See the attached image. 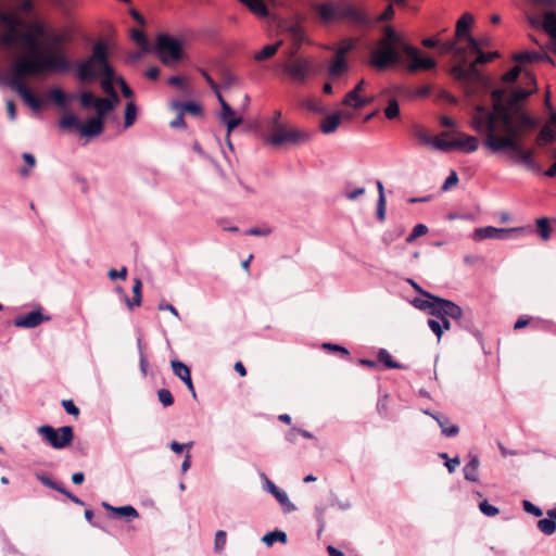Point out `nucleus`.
<instances>
[{
	"label": "nucleus",
	"instance_id": "1",
	"mask_svg": "<svg viewBox=\"0 0 556 556\" xmlns=\"http://www.w3.org/2000/svg\"><path fill=\"white\" fill-rule=\"evenodd\" d=\"M525 88L493 90V109L476 105L470 127L484 137L483 143L490 151L506 153L510 161L540 172L533 152L520 144L523 135L535 126L534 119L525 112L522 102L536 90V80L530 73L525 75Z\"/></svg>",
	"mask_w": 556,
	"mask_h": 556
},
{
	"label": "nucleus",
	"instance_id": "2",
	"mask_svg": "<svg viewBox=\"0 0 556 556\" xmlns=\"http://www.w3.org/2000/svg\"><path fill=\"white\" fill-rule=\"evenodd\" d=\"M70 67V62L65 54L61 52H53L45 58L40 55L33 58L16 56L11 65L9 85L28 106L38 111L41 106V101L31 93L24 79L46 72L63 73L68 71Z\"/></svg>",
	"mask_w": 556,
	"mask_h": 556
},
{
	"label": "nucleus",
	"instance_id": "3",
	"mask_svg": "<svg viewBox=\"0 0 556 556\" xmlns=\"http://www.w3.org/2000/svg\"><path fill=\"white\" fill-rule=\"evenodd\" d=\"M471 52L477 55L473 62L467 64V56H465L463 62L456 63L451 68V75L462 85L467 97H475L488 92L490 80L480 73L477 66L492 62L498 58L497 52H483L482 50Z\"/></svg>",
	"mask_w": 556,
	"mask_h": 556
},
{
	"label": "nucleus",
	"instance_id": "4",
	"mask_svg": "<svg viewBox=\"0 0 556 556\" xmlns=\"http://www.w3.org/2000/svg\"><path fill=\"white\" fill-rule=\"evenodd\" d=\"M407 42L391 26L384 28L383 36L370 51L369 64L377 70H386L400 62Z\"/></svg>",
	"mask_w": 556,
	"mask_h": 556
},
{
	"label": "nucleus",
	"instance_id": "5",
	"mask_svg": "<svg viewBox=\"0 0 556 556\" xmlns=\"http://www.w3.org/2000/svg\"><path fill=\"white\" fill-rule=\"evenodd\" d=\"M188 36L161 33L156 36L154 51L163 65L174 67L187 58Z\"/></svg>",
	"mask_w": 556,
	"mask_h": 556
},
{
	"label": "nucleus",
	"instance_id": "6",
	"mask_svg": "<svg viewBox=\"0 0 556 556\" xmlns=\"http://www.w3.org/2000/svg\"><path fill=\"white\" fill-rule=\"evenodd\" d=\"M108 48L103 42H97L92 49V55L78 64V77L81 80H90L104 74H112V67L108 63Z\"/></svg>",
	"mask_w": 556,
	"mask_h": 556
},
{
	"label": "nucleus",
	"instance_id": "7",
	"mask_svg": "<svg viewBox=\"0 0 556 556\" xmlns=\"http://www.w3.org/2000/svg\"><path fill=\"white\" fill-rule=\"evenodd\" d=\"M309 139V134L296 127L277 125L268 136L267 142L275 146L300 144Z\"/></svg>",
	"mask_w": 556,
	"mask_h": 556
},
{
	"label": "nucleus",
	"instance_id": "8",
	"mask_svg": "<svg viewBox=\"0 0 556 556\" xmlns=\"http://www.w3.org/2000/svg\"><path fill=\"white\" fill-rule=\"evenodd\" d=\"M38 432L53 448L56 450L68 446L74 439V432L71 426H64L55 429L51 426L45 425L38 428Z\"/></svg>",
	"mask_w": 556,
	"mask_h": 556
},
{
	"label": "nucleus",
	"instance_id": "9",
	"mask_svg": "<svg viewBox=\"0 0 556 556\" xmlns=\"http://www.w3.org/2000/svg\"><path fill=\"white\" fill-rule=\"evenodd\" d=\"M0 21L7 27V29L0 35V45L11 48L18 41L20 33L17 28L22 26L23 23L14 11L1 12Z\"/></svg>",
	"mask_w": 556,
	"mask_h": 556
},
{
	"label": "nucleus",
	"instance_id": "10",
	"mask_svg": "<svg viewBox=\"0 0 556 556\" xmlns=\"http://www.w3.org/2000/svg\"><path fill=\"white\" fill-rule=\"evenodd\" d=\"M283 71L295 84H303L314 74L313 63L307 59H295L282 64Z\"/></svg>",
	"mask_w": 556,
	"mask_h": 556
},
{
	"label": "nucleus",
	"instance_id": "11",
	"mask_svg": "<svg viewBox=\"0 0 556 556\" xmlns=\"http://www.w3.org/2000/svg\"><path fill=\"white\" fill-rule=\"evenodd\" d=\"M404 54L408 59L407 70L409 72L430 71L437 65L432 58L408 43L405 47Z\"/></svg>",
	"mask_w": 556,
	"mask_h": 556
},
{
	"label": "nucleus",
	"instance_id": "12",
	"mask_svg": "<svg viewBox=\"0 0 556 556\" xmlns=\"http://www.w3.org/2000/svg\"><path fill=\"white\" fill-rule=\"evenodd\" d=\"M462 313V308L457 304L438 296L437 304H434L433 316L437 318L451 317L453 319H459Z\"/></svg>",
	"mask_w": 556,
	"mask_h": 556
},
{
	"label": "nucleus",
	"instance_id": "13",
	"mask_svg": "<svg viewBox=\"0 0 556 556\" xmlns=\"http://www.w3.org/2000/svg\"><path fill=\"white\" fill-rule=\"evenodd\" d=\"M453 138L455 150L471 153L479 148V140L475 136L465 132H456L453 135Z\"/></svg>",
	"mask_w": 556,
	"mask_h": 556
},
{
	"label": "nucleus",
	"instance_id": "14",
	"mask_svg": "<svg viewBox=\"0 0 556 556\" xmlns=\"http://www.w3.org/2000/svg\"><path fill=\"white\" fill-rule=\"evenodd\" d=\"M217 99L222 105V119L226 123L229 134L233 128L241 124L242 118L236 116L235 111L225 101L222 93H218Z\"/></svg>",
	"mask_w": 556,
	"mask_h": 556
},
{
	"label": "nucleus",
	"instance_id": "15",
	"mask_svg": "<svg viewBox=\"0 0 556 556\" xmlns=\"http://www.w3.org/2000/svg\"><path fill=\"white\" fill-rule=\"evenodd\" d=\"M47 319L49 318L47 317ZM43 320H46V317H43L40 311H31L15 318L14 325L21 328H34L40 325Z\"/></svg>",
	"mask_w": 556,
	"mask_h": 556
},
{
	"label": "nucleus",
	"instance_id": "16",
	"mask_svg": "<svg viewBox=\"0 0 556 556\" xmlns=\"http://www.w3.org/2000/svg\"><path fill=\"white\" fill-rule=\"evenodd\" d=\"M266 489L270 494L275 496L286 513H291L295 509V506L290 502L287 493L276 486L275 483L266 480Z\"/></svg>",
	"mask_w": 556,
	"mask_h": 556
},
{
	"label": "nucleus",
	"instance_id": "17",
	"mask_svg": "<svg viewBox=\"0 0 556 556\" xmlns=\"http://www.w3.org/2000/svg\"><path fill=\"white\" fill-rule=\"evenodd\" d=\"M20 39H22L23 42L25 43V46H27L30 49V53L28 55H24L25 58H33L35 55H40V56L45 58L47 55H50L53 52H61V53H63L59 49H52V50L48 51L45 54L43 53H39V51L37 50L38 37L35 34H33L30 30H28L27 33H25L23 35L20 34L18 40Z\"/></svg>",
	"mask_w": 556,
	"mask_h": 556
},
{
	"label": "nucleus",
	"instance_id": "18",
	"mask_svg": "<svg viewBox=\"0 0 556 556\" xmlns=\"http://www.w3.org/2000/svg\"><path fill=\"white\" fill-rule=\"evenodd\" d=\"M172 368L174 374L179 377L186 383L187 388L194 394L190 368L180 361H172Z\"/></svg>",
	"mask_w": 556,
	"mask_h": 556
},
{
	"label": "nucleus",
	"instance_id": "19",
	"mask_svg": "<svg viewBox=\"0 0 556 556\" xmlns=\"http://www.w3.org/2000/svg\"><path fill=\"white\" fill-rule=\"evenodd\" d=\"M103 130V118L102 117H92L87 121L85 125L79 127V132L85 137H94L102 132Z\"/></svg>",
	"mask_w": 556,
	"mask_h": 556
},
{
	"label": "nucleus",
	"instance_id": "20",
	"mask_svg": "<svg viewBox=\"0 0 556 556\" xmlns=\"http://www.w3.org/2000/svg\"><path fill=\"white\" fill-rule=\"evenodd\" d=\"M543 27L551 36V43L548 49L556 53V14L546 13L543 17Z\"/></svg>",
	"mask_w": 556,
	"mask_h": 556
},
{
	"label": "nucleus",
	"instance_id": "21",
	"mask_svg": "<svg viewBox=\"0 0 556 556\" xmlns=\"http://www.w3.org/2000/svg\"><path fill=\"white\" fill-rule=\"evenodd\" d=\"M473 24V16L470 13H464L456 23L455 37L457 41H462L463 37L471 36L469 28Z\"/></svg>",
	"mask_w": 556,
	"mask_h": 556
},
{
	"label": "nucleus",
	"instance_id": "22",
	"mask_svg": "<svg viewBox=\"0 0 556 556\" xmlns=\"http://www.w3.org/2000/svg\"><path fill=\"white\" fill-rule=\"evenodd\" d=\"M103 506L111 511L113 517L126 518L128 520L136 519L139 517L137 509L130 505L114 507L110 504L104 503Z\"/></svg>",
	"mask_w": 556,
	"mask_h": 556
},
{
	"label": "nucleus",
	"instance_id": "23",
	"mask_svg": "<svg viewBox=\"0 0 556 556\" xmlns=\"http://www.w3.org/2000/svg\"><path fill=\"white\" fill-rule=\"evenodd\" d=\"M372 101V98L362 97L361 93H357L353 90L348 92L342 101V104L345 106H350L353 109H361Z\"/></svg>",
	"mask_w": 556,
	"mask_h": 556
},
{
	"label": "nucleus",
	"instance_id": "24",
	"mask_svg": "<svg viewBox=\"0 0 556 556\" xmlns=\"http://www.w3.org/2000/svg\"><path fill=\"white\" fill-rule=\"evenodd\" d=\"M342 115V112H337L324 117L320 122V130L324 134L333 132L340 125Z\"/></svg>",
	"mask_w": 556,
	"mask_h": 556
},
{
	"label": "nucleus",
	"instance_id": "25",
	"mask_svg": "<svg viewBox=\"0 0 556 556\" xmlns=\"http://www.w3.org/2000/svg\"><path fill=\"white\" fill-rule=\"evenodd\" d=\"M242 4H244L251 13L255 16L264 18L268 16V9L263 0H239Z\"/></svg>",
	"mask_w": 556,
	"mask_h": 556
},
{
	"label": "nucleus",
	"instance_id": "26",
	"mask_svg": "<svg viewBox=\"0 0 556 556\" xmlns=\"http://www.w3.org/2000/svg\"><path fill=\"white\" fill-rule=\"evenodd\" d=\"M513 60L515 62H533V61H547L549 63H553L552 59L548 55L540 54L536 52H530V51H523L518 52L513 55Z\"/></svg>",
	"mask_w": 556,
	"mask_h": 556
},
{
	"label": "nucleus",
	"instance_id": "27",
	"mask_svg": "<svg viewBox=\"0 0 556 556\" xmlns=\"http://www.w3.org/2000/svg\"><path fill=\"white\" fill-rule=\"evenodd\" d=\"M432 147L442 151L455 150L453 135L450 132H444L440 137H434L432 140Z\"/></svg>",
	"mask_w": 556,
	"mask_h": 556
},
{
	"label": "nucleus",
	"instance_id": "28",
	"mask_svg": "<svg viewBox=\"0 0 556 556\" xmlns=\"http://www.w3.org/2000/svg\"><path fill=\"white\" fill-rule=\"evenodd\" d=\"M479 458L478 456H471L469 462L464 467L465 478L469 481L477 482L479 479Z\"/></svg>",
	"mask_w": 556,
	"mask_h": 556
},
{
	"label": "nucleus",
	"instance_id": "29",
	"mask_svg": "<svg viewBox=\"0 0 556 556\" xmlns=\"http://www.w3.org/2000/svg\"><path fill=\"white\" fill-rule=\"evenodd\" d=\"M172 108L177 110L178 112L189 113L194 116L202 115L203 109L200 104L194 102H173Z\"/></svg>",
	"mask_w": 556,
	"mask_h": 556
},
{
	"label": "nucleus",
	"instance_id": "30",
	"mask_svg": "<svg viewBox=\"0 0 556 556\" xmlns=\"http://www.w3.org/2000/svg\"><path fill=\"white\" fill-rule=\"evenodd\" d=\"M554 140H556V126H553L552 124L546 123L542 127V129L536 138V142L540 146H544L549 142H553Z\"/></svg>",
	"mask_w": 556,
	"mask_h": 556
},
{
	"label": "nucleus",
	"instance_id": "31",
	"mask_svg": "<svg viewBox=\"0 0 556 556\" xmlns=\"http://www.w3.org/2000/svg\"><path fill=\"white\" fill-rule=\"evenodd\" d=\"M348 68L345 58L342 56V53H336L333 61L329 65V74L332 77L341 76Z\"/></svg>",
	"mask_w": 556,
	"mask_h": 556
},
{
	"label": "nucleus",
	"instance_id": "32",
	"mask_svg": "<svg viewBox=\"0 0 556 556\" xmlns=\"http://www.w3.org/2000/svg\"><path fill=\"white\" fill-rule=\"evenodd\" d=\"M442 49H443L444 52L453 51L455 58L457 59V63L458 62H463V60H465V56H466L465 48L460 46V41H457L456 37H455L454 40L446 41L442 46Z\"/></svg>",
	"mask_w": 556,
	"mask_h": 556
},
{
	"label": "nucleus",
	"instance_id": "33",
	"mask_svg": "<svg viewBox=\"0 0 556 556\" xmlns=\"http://www.w3.org/2000/svg\"><path fill=\"white\" fill-rule=\"evenodd\" d=\"M281 45H282V41L280 40L275 43L267 45V46L263 47L260 51H257L254 54V59L256 61L261 62V61L268 60V59L273 58L277 53V51Z\"/></svg>",
	"mask_w": 556,
	"mask_h": 556
},
{
	"label": "nucleus",
	"instance_id": "34",
	"mask_svg": "<svg viewBox=\"0 0 556 556\" xmlns=\"http://www.w3.org/2000/svg\"><path fill=\"white\" fill-rule=\"evenodd\" d=\"M116 103L117 102H114V100H112V99H105V98L96 99V101L93 102V108L97 111V114H98L97 117L103 118V116L108 112H110Z\"/></svg>",
	"mask_w": 556,
	"mask_h": 556
},
{
	"label": "nucleus",
	"instance_id": "35",
	"mask_svg": "<svg viewBox=\"0 0 556 556\" xmlns=\"http://www.w3.org/2000/svg\"><path fill=\"white\" fill-rule=\"evenodd\" d=\"M422 295H425L427 300L415 299L413 304L419 309H428L429 313L433 315L434 304H437L438 296H434L428 292H422Z\"/></svg>",
	"mask_w": 556,
	"mask_h": 556
},
{
	"label": "nucleus",
	"instance_id": "36",
	"mask_svg": "<svg viewBox=\"0 0 556 556\" xmlns=\"http://www.w3.org/2000/svg\"><path fill=\"white\" fill-rule=\"evenodd\" d=\"M378 361L382 363L387 368L391 369H404L405 366L393 361L392 355L384 349H380L377 354Z\"/></svg>",
	"mask_w": 556,
	"mask_h": 556
},
{
	"label": "nucleus",
	"instance_id": "37",
	"mask_svg": "<svg viewBox=\"0 0 556 556\" xmlns=\"http://www.w3.org/2000/svg\"><path fill=\"white\" fill-rule=\"evenodd\" d=\"M439 426L441 427L442 433L446 437H454L458 433L459 428L456 425L450 424L445 417H435Z\"/></svg>",
	"mask_w": 556,
	"mask_h": 556
},
{
	"label": "nucleus",
	"instance_id": "38",
	"mask_svg": "<svg viewBox=\"0 0 556 556\" xmlns=\"http://www.w3.org/2000/svg\"><path fill=\"white\" fill-rule=\"evenodd\" d=\"M101 87L103 89V91L109 94L111 97L112 100H114V102H118V97L114 90V86H113V73L108 75V74H104L103 75V79L101 81Z\"/></svg>",
	"mask_w": 556,
	"mask_h": 556
},
{
	"label": "nucleus",
	"instance_id": "39",
	"mask_svg": "<svg viewBox=\"0 0 556 556\" xmlns=\"http://www.w3.org/2000/svg\"><path fill=\"white\" fill-rule=\"evenodd\" d=\"M468 39L470 51H479L492 45V40L489 36H482L478 39L473 38L472 36H468Z\"/></svg>",
	"mask_w": 556,
	"mask_h": 556
},
{
	"label": "nucleus",
	"instance_id": "40",
	"mask_svg": "<svg viewBox=\"0 0 556 556\" xmlns=\"http://www.w3.org/2000/svg\"><path fill=\"white\" fill-rule=\"evenodd\" d=\"M60 126L63 129H77L79 131V127H81V124L78 117L74 114H66L60 121Z\"/></svg>",
	"mask_w": 556,
	"mask_h": 556
},
{
	"label": "nucleus",
	"instance_id": "41",
	"mask_svg": "<svg viewBox=\"0 0 556 556\" xmlns=\"http://www.w3.org/2000/svg\"><path fill=\"white\" fill-rule=\"evenodd\" d=\"M263 542L268 546L273 545L275 542L286 543L287 534L278 530L268 532L263 536Z\"/></svg>",
	"mask_w": 556,
	"mask_h": 556
},
{
	"label": "nucleus",
	"instance_id": "42",
	"mask_svg": "<svg viewBox=\"0 0 556 556\" xmlns=\"http://www.w3.org/2000/svg\"><path fill=\"white\" fill-rule=\"evenodd\" d=\"M302 106L315 113L325 112L323 102L317 98H308L302 101Z\"/></svg>",
	"mask_w": 556,
	"mask_h": 556
},
{
	"label": "nucleus",
	"instance_id": "43",
	"mask_svg": "<svg viewBox=\"0 0 556 556\" xmlns=\"http://www.w3.org/2000/svg\"><path fill=\"white\" fill-rule=\"evenodd\" d=\"M536 227H538L540 237L544 241H547L551 238V226H549L548 218L542 217V218L536 219Z\"/></svg>",
	"mask_w": 556,
	"mask_h": 556
},
{
	"label": "nucleus",
	"instance_id": "44",
	"mask_svg": "<svg viewBox=\"0 0 556 556\" xmlns=\"http://www.w3.org/2000/svg\"><path fill=\"white\" fill-rule=\"evenodd\" d=\"M132 292H134L132 300L127 301V304L130 309L141 305V281L139 279L135 280V283L132 287Z\"/></svg>",
	"mask_w": 556,
	"mask_h": 556
},
{
	"label": "nucleus",
	"instance_id": "45",
	"mask_svg": "<svg viewBox=\"0 0 556 556\" xmlns=\"http://www.w3.org/2000/svg\"><path fill=\"white\" fill-rule=\"evenodd\" d=\"M131 39L140 47L143 51L149 49L148 39L144 33L140 29H131L130 31Z\"/></svg>",
	"mask_w": 556,
	"mask_h": 556
},
{
	"label": "nucleus",
	"instance_id": "46",
	"mask_svg": "<svg viewBox=\"0 0 556 556\" xmlns=\"http://www.w3.org/2000/svg\"><path fill=\"white\" fill-rule=\"evenodd\" d=\"M538 528L544 534L551 535L556 530V523L553 519L544 518V519L539 520Z\"/></svg>",
	"mask_w": 556,
	"mask_h": 556
},
{
	"label": "nucleus",
	"instance_id": "47",
	"mask_svg": "<svg viewBox=\"0 0 556 556\" xmlns=\"http://www.w3.org/2000/svg\"><path fill=\"white\" fill-rule=\"evenodd\" d=\"M137 116V108L134 102H128L125 109V127H130Z\"/></svg>",
	"mask_w": 556,
	"mask_h": 556
},
{
	"label": "nucleus",
	"instance_id": "48",
	"mask_svg": "<svg viewBox=\"0 0 556 556\" xmlns=\"http://www.w3.org/2000/svg\"><path fill=\"white\" fill-rule=\"evenodd\" d=\"M384 115L388 119H394L400 115V106L395 99H391L384 109Z\"/></svg>",
	"mask_w": 556,
	"mask_h": 556
},
{
	"label": "nucleus",
	"instance_id": "49",
	"mask_svg": "<svg viewBox=\"0 0 556 556\" xmlns=\"http://www.w3.org/2000/svg\"><path fill=\"white\" fill-rule=\"evenodd\" d=\"M428 232V227L424 224H417L412 232L409 233V236L406 238V242L407 243H412L414 242L417 238L421 237V236H425L427 235Z\"/></svg>",
	"mask_w": 556,
	"mask_h": 556
},
{
	"label": "nucleus",
	"instance_id": "50",
	"mask_svg": "<svg viewBox=\"0 0 556 556\" xmlns=\"http://www.w3.org/2000/svg\"><path fill=\"white\" fill-rule=\"evenodd\" d=\"M157 397L162 405L165 407H168L174 403V396L167 389H160L157 391Z\"/></svg>",
	"mask_w": 556,
	"mask_h": 556
},
{
	"label": "nucleus",
	"instance_id": "51",
	"mask_svg": "<svg viewBox=\"0 0 556 556\" xmlns=\"http://www.w3.org/2000/svg\"><path fill=\"white\" fill-rule=\"evenodd\" d=\"M289 31L292 36L294 46L300 47L305 40V34L303 33L302 28L300 26H292L289 28Z\"/></svg>",
	"mask_w": 556,
	"mask_h": 556
},
{
	"label": "nucleus",
	"instance_id": "52",
	"mask_svg": "<svg viewBox=\"0 0 556 556\" xmlns=\"http://www.w3.org/2000/svg\"><path fill=\"white\" fill-rule=\"evenodd\" d=\"M226 541H227L226 532L223 530L217 531L215 534V540H214V548H215L216 553H220L224 549V547L226 545Z\"/></svg>",
	"mask_w": 556,
	"mask_h": 556
},
{
	"label": "nucleus",
	"instance_id": "53",
	"mask_svg": "<svg viewBox=\"0 0 556 556\" xmlns=\"http://www.w3.org/2000/svg\"><path fill=\"white\" fill-rule=\"evenodd\" d=\"M514 230L515 229H497L494 227H486V228L477 230V232L482 233V237L486 238V237H495V236H498L500 233L505 235V233L514 231Z\"/></svg>",
	"mask_w": 556,
	"mask_h": 556
},
{
	"label": "nucleus",
	"instance_id": "54",
	"mask_svg": "<svg viewBox=\"0 0 556 556\" xmlns=\"http://www.w3.org/2000/svg\"><path fill=\"white\" fill-rule=\"evenodd\" d=\"M321 20L330 21L334 16V9L331 4H321L317 9Z\"/></svg>",
	"mask_w": 556,
	"mask_h": 556
},
{
	"label": "nucleus",
	"instance_id": "55",
	"mask_svg": "<svg viewBox=\"0 0 556 556\" xmlns=\"http://www.w3.org/2000/svg\"><path fill=\"white\" fill-rule=\"evenodd\" d=\"M23 160L26 162L27 166L26 167H22L20 169V173L22 176L26 177L29 175L31 168H34L35 164H36V161H35V157L33 154L30 153H24L23 154Z\"/></svg>",
	"mask_w": 556,
	"mask_h": 556
},
{
	"label": "nucleus",
	"instance_id": "56",
	"mask_svg": "<svg viewBox=\"0 0 556 556\" xmlns=\"http://www.w3.org/2000/svg\"><path fill=\"white\" fill-rule=\"evenodd\" d=\"M479 509L481 510V513L488 517H494L498 514V508L491 505L488 501H482L480 504H479Z\"/></svg>",
	"mask_w": 556,
	"mask_h": 556
},
{
	"label": "nucleus",
	"instance_id": "57",
	"mask_svg": "<svg viewBox=\"0 0 556 556\" xmlns=\"http://www.w3.org/2000/svg\"><path fill=\"white\" fill-rule=\"evenodd\" d=\"M28 30L35 34L38 38H41L46 35V26L40 21H34L28 25Z\"/></svg>",
	"mask_w": 556,
	"mask_h": 556
},
{
	"label": "nucleus",
	"instance_id": "58",
	"mask_svg": "<svg viewBox=\"0 0 556 556\" xmlns=\"http://www.w3.org/2000/svg\"><path fill=\"white\" fill-rule=\"evenodd\" d=\"M62 406L64 407L67 414L73 415L74 417H77L79 415V409L72 400H63Z\"/></svg>",
	"mask_w": 556,
	"mask_h": 556
},
{
	"label": "nucleus",
	"instance_id": "59",
	"mask_svg": "<svg viewBox=\"0 0 556 556\" xmlns=\"http://www.w3.org/2000/svg\"><path fill=\"white\" fill-rule=\"evenodd\" d=\"M519 74H520V67L519 66H515V67H513L510 71H508L506 74H504L502 76V81L503 83H513V81H515L517 79Z\"/></svg>",
	"mask_w": 556,
	"mask_h": 556
},
{
	"label": "nucleus",
	"instance_id": "60",
	"mask_svg": "<svg viewBox=\"0 0 556 556\" xmlns=\"http://www.w3.org/2000/svg\"><path fill=\"white\" fill-rule=\"evenodd\" d=\"M323 349L329 350V351H332V352L341 353L342 356H344V357L349 356V351L344 346H341V345H338V344L324 343L323 344Z\"/></svg>",
	"mask_w": 556,
	"mask_h": 556
},
{
	"label": "nucleus",
	"instance_id": "61",
	"mask_svg": "<svg viewBox=\"0 0 556 556\" xmlns=\"http://www.w3.org/2000/svg\"><path fill=\"white\" fill-rule=\"evenodd\" d=\"M199 72L204 77V79L207 81V84L210 85V87L212 88V90L214 91V93L217 97L218 93H220L218 85L213 80V78L210 76V74L205 70L200 68Z\"/></svg>",
	"mask_w": 556,
	"mask_h": 556
},
{
	"label": "nucleus",
	"instance_id": "62",
	"mask_svg": "<svg viewBox=\"0 0 556 556\" xmlns=\"http://www.w3.org/2000/svg\"><path fill=\"white\" fill-rule=\"evenodd\" d=\"M428 326L430 327V329L434 332V334L440 340L443 334V327H442L441 323L438 320H434V319H429Z\"/></svg>",
	"mask_w": 556,
	"mask_h": 556
},
{
	"label": "nucleus",
	"instance_id": "63",
	"mask_svg": "<svg viewBox=\"0 0 556 556\" xmlns=\"http://www.w3.org/2000/svg\"><path fill=\"white\" fill-rule=\"evenodd\" d=\"M522 505H523V509L527 513L532 514L535 517H540L543 514L542 510L538 506L533 505L529 501H523Z\"/></svg>",
	"mask_w": 556,
	"mask_h": 556
},
{
	"label": "nucleus",
	"instance_id": "64",
	"mask_svg": "<svg viewBox=\"0 0 556 556\" xmlns=\"http://www.w3.org/2000/svg\"><path fill=\"white\" fill-rule=\"evenodd\" d=\"M97 98L91 92H83L80 94V102L84 108L93 106V102Z\"/></svg>",
	"mask_w": 556,
	"mask_h": 556
}]
</instances>
